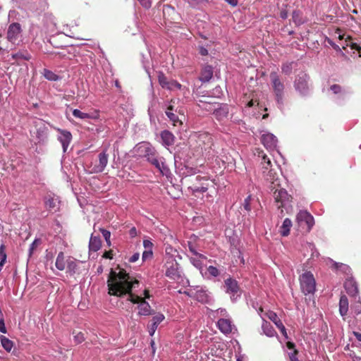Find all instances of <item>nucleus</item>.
I'll list each match as a JSON object with an SVG mask.
<instances>
[{"mask_svg": "<svg viewBox=\"0 0 361 361\" xmlns=\"http://www.w3.org/2000/svg\"><path fill=\"white\" fill-rule=\"evenodd\" d=\"M40 244V240L35 239L30 245L29 255L31 256L35 248Z\"/></svg>", "mask_w": 361, "mask_h": 361, "instance_id": "obj_43", "label": "nucleus"}, {"mask_svg": "<svg viewBox=\"0 0 361 361\" xmlns=\"http://www.w3.org/2000/svg\"><path fill=\"white\" fill-rule=\"evenodd\" d=\"M282 72L286 75H289L293 69V63H285L282 66Z\"/></svg>", "mask_w": 361, "mask_h": 361, "instance_id": "obj_42", "label": "nucleus"}, {"mask_svg": "<svg viewBox=\"0 0 361 361\" xmlns=\"http://www.w3.org/2000/svg\"><path fill=\"white\" fill-rule=\"evenodd\" d=\"M51 54H53L54 56V58H57V59H61L66 56L65 54H63L61 52H54Z\"/></svg>", "mask_w": 361, "mask_h": 361, "instance_id": "obj_64", "label": "nucleus"}, {"mask_svg": "<svg viewBox=\"0 0 361 361\" xmlns=\"http://www.w3.org/2000/svg\"><path fill=\"white\" fill-rule=\"evenodd\" d=\"M219 330L224 334L231 333L233 325L228 319H220L217 322Z\"/></svg>", "mask_w": 361, "mask_h": 361, "instance_id": "obj_21", "label": "nucleus"}, {"mask_svg": "<svg viewBox=\"0 0 361 361\" xmlns=\"http://www.w3.org/2000/svg\"><path fill=\"white\" fill-rule=\"evenodd\" d=\"M274 197L277 202H281V204L278 206L279 208L283 207L285 201L289 198L288 192L284 189L276 190L274 193Z\"/></svg>", "mask_w": 361, "mask_h": 361, "instance_id": "obj_22", "label": "nucleus"}, {"mask_svg": "<svg viewBox=\"0 0 361 361\" xmlns=\"http://www.w3.org/2000/svg\"><path fill=\"white\" fill-rule=\"evenodd\" d=\"M174 104L175 101L171 100L169 104L166 106L165 113L170 121L173 122L174 126H176L177 123H181V122L179 121L178 117L173 113V111H177V108H175Z\"/></svg>", "mask_w": 361, "mask_h": 361, "instance_id": "obj_19", "label": "nucleus"}, {"mask_svg": "<svg viewBox=\"0 0 361 361\" xmlns=\"http://www.w3.org/2000/svg\"><path fill=\"white\" fill-rule=\"evenodd\" d=\"M178 293H182V290H179ZM183 293L197 300L202 303L207 302L209 299L208 290L202 286H192L186 290H184Z\"/></svg>", "mask_w": 361, "mask_h": 361, "instance_id": "obj_4", "label": "nucleus"}, {"mask_svg": "<svg viewBox=\"0 0 361 361\" xmlns=\"http://www.w3.org/2000/svg\"><path fill=\"white\" fill-rule=\"evenodd\" d=\"M334 267L335 269H341L342 271H347L348 269H349V267L345 265V264H339V263H337V262H334Z\"/></svg>", "mask_w": 361, "mask_h": 361, "instance_id": "obj_49", "label": "nucleus"}, {"mask_svg": "<svg viewBox=\"0 0 361 361\" xmlns=\"http://www.w3.org/2000/svg\"><path fill=\"white\" fill-rule=\"evenodd\" d=\"M161 137L162 140V145L164 147L168 148L169 147L173 145L175 137L171 132L168 130L163 131L161 134Z\"/></svg>", "mask_w": 361, "mask_h": 361, "instance_id": "obj_23", "label": "nucleus"}, {"mask_svg": "<svg viewBox=\"0 0 361 361\" xmlns=\"http://www.w3.org/2000/svg\"><path fill=\"white\" fill-rule=\"evenodd\" d=\"M330 90L334 94H339L342 92V87L339 85H333L330 87Z\"/></svg>", "mask_w": 361, "mask_h": 361, "instance_id": "obj_51", "label": "nucleus"}, {"mask_svg": "<svg viewBox=\"0 0 361 361\" xmlns=\"http://www.w3.org/2000/svg\"><path fill=\"white\" fill-rule=\"evenodd\" d=\"M159 85L163 88H166L170 90H175L180 89L181 85L176 81L168 80L164 75L159 73Z\"/></svg>", "mask_w": 361, "mask_h": 361, "instance_id": "obj_17", "label": "nucleus"}, {"mask_svg": "<svg viewBox=\"0 0 361 361\" xmlns=\"http://www.w3.org/2000/svg\"><path fill=\"white\" fill-rule=\"evenodd\" d=\"M276 326L281 331V332L283 334V336L286 338H288V334H287V332H286V329L285 326H283V324H282V322L281 321H278V322H276Z\"/></svg>", "mask_w": 361, "mask_h": 361, "instance_id": "obj_45", "label": "nucleus"}, {"mask_svg": "<svg viewBox=\"0 0 361 361\" xmlns=\"http://www.w3.org/2000/svg\"><path fill=\"white\" fill-rule=\"evenodd\" d=\"M298 350H294L293 353H289V357L291 361H300L297 357Z\"/></svg>", "mask_w": 361, "mask_h": 361, "instance_id": "obj_56", "label": "nucleus"}, {"mask_svg": "<svg viewBox=\"0 0 361 361\" xmlns=\"http://www.w3.org/2000/svg\"><path fill=\"white\" fill-rule=\"evenodd\" d=\"M59 132L58 140L62 145L63 152L65 153L72 140V135L71 132L66 130H62L60 128L57 129Z\"/></svg>", "mask_w": 361, "mask_h": 361, "instance_id": "obj_14", "label": "nucleus"}, {"mask_svg": "<svg viewBox=\"0 0 361 361\" xmlns=\"http://www.w3.org/2000/svg\"><path fill=\"white\" fill-rule=\"evenodd\" d=\"M144 68L150 79L151 85L152 86V78L154 76L155 73H157V71L155 70L154 65L152 63V68H150L149 65L143 62Z\"/></svg>", "mask_w": 361, "mask_h": 361, "instance_id": "obj_38", "label": "nucleus"}, {"mask_svg": "<svg viewBox=\"0 0 361 361\" xmlns=\"http://www.w3.org/2000/svg\"><path fill=\"white\" fill-rule=\"evenodd\" d=\"M107 286L110 295L122 297L128 294V300L134 304H139L140 314H150L149 305L142 298L132 293V291L138 287L139 281L123 270L116 273L111 269L107 280Z\"/></svg>", "mask_w": 361, "mask_h": 361, "instance_id": "obj_1", "label": "nucleus"}, {"mask_svg": "<svg viewBox=\"0 0 361 361\" xmlns=\"http://www.w3.org/2000/svg\"><path fill=\"white\" fill-rule=\"evenodd\" d=\"M6 39L8 43V49L13 50L23 42V29L18 23H12L8 25L6 30Z\"/></svg>", "mask_w": 361, "mask_h": 361, "instance_id": "obj_2", "label": "nucleus"}, {"mask_svg": "<svg viewBox=\"0 0 361 361\" xmlns=\"http://www.w3.org/2000/svg\"><path fill=\"white\" fill-rule=\"evenodd\" d=\"M228 106L227 104H223L214 110V114L216 119L221 121L228 116Z\"/></svg>", "mask_w": 361, "mask_h": 361, "instance_id": "obj_24", "label": "nucleus"}, {"mask_svg": "<svg viewBox=\"0 0 361 361\" xmlns=\"http://www.w3.org/2000/svg\"><path fill=\"white\" fill-rule=\"evenodd\" d=\"M67 262V270L66 272L71 276L75 274H80L83 270H85V262L78 260L73 257H68L66 259Z\"/></svg>", "mask_w": 361, "mask_h": 361, "instance_id": "obj_9", "label": "nucleus"}, {"mask_svg": "<svg viewBox=\"0 0 361 361\" xmlns=\"http://www.w3.org/2000/svg\"><path fill=\"white\" fill-rule=\"evenodd\" d=\"M207 272L210 276L214 277H216L219 275V271L218 270V269L213 266H209L207 268Z\"/></svg>", "mask_w": 361, "mask_h": 361, "instance_id": "obj_44", "label": "nucleus"}, {"mask_svg": "<svg viewBox=\"0 0 361 361\" xmlns=\"http://www.w3.org/2000/svg\"><path fill=\"white\" fill-rule=\"evenodd\" d=\"M141 5L145 8H149L151 7V0H137Z\"/></svg>", "mask_w": 361, "mask_h": 361, "instance_id": "obj_55", "label": "nucleus"}, {"mask_svg": "<svg viewBox=\"0 0 361 361\" xmlns=\"http://www.w3.org/2000/svg\"><path fill=\"white\" fill-rule=\"evenodd\" d=\"M101 247V240L99 237L91 235L89 243V250L90 252H97Z\"/></svg>", "mask_w": 361, "mask_h": 361, "instance_id": "obj_31", "label": "nucleus"}, {"mask_svg": "<svg viewBox=\"0 0 361 361\" xmlns=\"http://www.w3.org/2000/svg\"><path fill=\"white\" fill-rule=\"evenodd\" d=\"M347 46H350L352 49H356L359 52V56L361 57V45L350 42V44H347Z\"/></svg>", "mask_w": 361, "mask_h": 361, "instance_id": "obj_52", "label": "nucleus"}, {"mask_svg": "<svg viewBox=\"0 0 361 361\" xmlns=\"http://www.w3.org/2000/svg\"><path fill=\"white\" fill-rule=\"evenodd\" d=\"M292 227V221L290 219H284L281 226L280 227V233L283 236L288 235L290 228Z\"/></svg>", "mask_w": 361, "mask_h": 361, "instance_id": "obj_32", "label": "nucleus"}, {"mask_svg": "<svg viewBox=\"0 0 361 361\" xmlns=\"http://www.w3.org/2000/svg\"><path fill=\"white\" fill-rule=\"evenodd\" d=\"M178 256L177 250L173 248L171 245H166L165 247V259L166 261L176 260Z\"/></svg>", "mask_w": 361, "mask_h": 361, "instance_id": "obj_33", "label": "nucleus"}, {"mask_svg": "<svg viewBox=\"0 0 361 361\" xmlns=\"http://www.w3.org/2000/svg\"><path fill=\"white\" fill-rule=\"evenodd\" d=\"M355 303L352 305V310L356 314H359L361 313V299L360 297L358 296L356 300H355Z\"/></svg>", "mask_w": 361, "mask_h": 361, "instance_id": "obj_39", "label": "nucleus"}, {"mask_svg": "<svg viewBox=\"0 0 361 361\" xmlns=\"http://www.w3.org/2000/svg\"><path fill=\"white\" fill-rule=\"evenodd\" d=\"M213 76V69L210 66H204L201 72L200 80L203 82H208Z\"/></svg>", "mask_w": 361, "mask_h": 361, "instance_id": "obj_27", "label": "nucleus"}, {"mask_svg": "<svg viewBox=\"0 0 361 361\" xmlns=\"http://www.w3.org/2000/svg\"><path fill=\"white\" fill-rule=\"evenodd\" d=\"M11 59L16 61L21 60L29 61L31 59V55L26 49H21L14 54H12Z\"/></svg>", "mask_w": 361, "mask_h": 361, "instance_id": "obj_26", "label": "nucleus"}, {"mask_svg": "<svg viewBox=\"0 0 361 361\" xmlns=\"http://www.w3.org/2000/svg\"><path fill=\"white\" fill-rule=\"evenodd\" d=\"M47 130V128L44 124L37 128L32 135L35 144L44 145L47 142L48 137Z\"/></svg>", "mask_w": 361, "mask_h": 361, "instance_id": "obj_13", "label": "nucleus"}, {"mask_svg": "<svg viewBox=\"0 0 361 361\" xmlns=\"http://www.w3.org/2000/svg\"><path fill=\"white\" fill-rule=\"evenodd\" d=\"M206 260V257H204L202 254H198L195 256L190 257V262L191 263L197 268L198 269L200 272L202 271V268L204 266V262Z\"/></svg>", "mask_w": 361, "mask_h": 361, "instance_id": "obj_25", "label": "nucleus"}, {"mask_svg": "<svg viewBox=\"0 0 361 361\" xmlns=\"http://www.w3.org/2000/svg\"><path fill=\"white\" fill-rule=\"evenodd\" d=\"M145 250H152V243L149 240H145L143 242Z\"/></svg>", "mask_w": 361, "mask_h": 361, "instance_id": "obj_59", "label": "nucleus"}, {"mask_svg": "<svg viewBox=\"0 0 361 361\" xmlns=\"http://www.w3.org/2000/svg\"><path fill=\"white\" fill-rule=\"evenodd\" d=\"M199 52L202 56H206L208 54L207 49L203 47H200Z\"/></svg>", "mask_w": 361, "mask_h": 361, "instance_id": "obj_63", "label": "nucleus"}, {"mask_svg": "<svg viewBox=\"0 0 361 361\" xmlns=\"http://www.w3.org/2000/svg\"><path fill=\"white\" fill-rule=\"evenodd\" d=\"M134 149L138 156L146 157L156 168H158V159L154 157V149L149 142H140L135 146Z\"/></svg>", "mask_w": 361, "mask_h": 361, "instance_id": "obj_3", "label": "nucleus"}, {"mask_svg": "<svg viewBox=\"0 0 361 361\" xmlns=\"http://www.w3.org/2000/svg\"><path fill=\"white\" fill-rule=\"evenodd\" d=\"M102 233L106 243L110 245L111 233L107 230L102 229Z\"/></svg>", "mask_w": 361, "mask_h": 361, "instance_id": "obj_50", "label": "nucleus"}, {"mask_svg": "<svg viewBox=\"0 0 361 361\" xmlns=\"http://www.w3.org/2000/svg\"><path fill=\"white\" fill-rule=\"evenodd\" d=\"M278 140L276 137L271 133H266L262 135V142L269 150H274L277 145Z\"/></svg>", "mask_w": 361, "mask_h": 361, "instance_id": "obj_16", "label": "nucleus"}, {"mask_svg": "<svg viewBox=\"0 0 361 361\" xmlns=\"http://www.w3.org/2000/svg\"><path fill=\"white\" fill-rule=\"evenodd\" d=\"M55 266L57 269L63 271L66 267L67 268L66 259L63 252H60L56 259Z\"/></svg>", "mask_w": 361, "mask_h": 361, "instance_id": "obj_30", "label": "nucleus"}, {"mask_svg": "<svg viewBox=\"0 0 361 361\" xmlns=\"http://www.w3.org/2000/svg\"><path fill=\"white\" fill-rule=\"evenodd\" d=\"M188 247L190 251L192 253L193 256L200 254L196 251L195 246L190 241H188Z\"/></svg>", "mask_w": 361, "mask_h": 361, "instance_id": "obj_57", "label": "nucleus"}, {"mask_svg": "<svg viewBox=\"0 0 361 361\" xmlns=\"http://www.w3.org/2000/svg\"><path fill=\"white\" fill-rule=\"evenodd\" d=\"M259 157H262L261 164L262 166V173L267 180H270L272 183H274L276 173L273 172L271 169V162L269 158L262 152H259Z\"/></svg>", "mask_w": 361, "mask_h": 361, "instance_id": "obj_7", "label": "nucleus"}, {"mask_svg": "<svg viewBox=\"0 0 361 361\" xmlns=\"http://www.w3.org/2000/svg\"><path fill=\"white\" fill-rule=\"evenodd\" d=\"M349 307V302L348 298L343 295L341 296L339 301V312L342 317L347 314Z\"/></svg>", "mask_w": 361, "mask_h": 361, "instance_id": "obj_28", "label": "nucleus"}, {"mask_svg": "<svg viewBox=\"0 0 361 361\" xmlns=\"http://www.w3.org/2000/svg\"><path fill=\"white\" fill-rule=\"evenodd\" d=\"M73 115L78 118L86 120V119H92V120H97L99 117V113L97 110H94L92 111H90L89 113H85L81 111L79 109H73Z\"/></svg>", "mask_w": 361, "mask_h": 361, "instance_id": "obj_18", "label": "nucleus"}, {"mask_svg": "<svg viewBox=\"0 0 361 361\" xmlns=\"http://www.w3.org/2000/svg\"><path fill=\"white\" fill-rule=\"evenodd\" d=\"M43 75L47 80L50 81H57L60 80V77L58 75L48 69H44Z\"/></svg>", "mask_w": 361, "mask_h": 361, "instance_id": "obj_35", "label": "nucleus"}, {"mask_svg": "<svg viewBox=\"0 0 361 361\" xmlns=\"http://www.w3.org/2000/svg\"><path fill=\"white\" fill-rule=\"evenodd\" d=\"M226 292L231 295L232 300H235L240 296V290L238 282L231 278H228L224 281Z\"/></svg>", "mask_w": 361, "mask_h": 361, "instance_id": "obj_10", "label": "nucleus"}, {"mask_svg": "<svg viewBox=\"0 0 361 361\" xmlns=\"http://www.w3.org/2000/svg\"><path fill=\"white\" fill-rule=\"evenodd\" d=\"M267 317L269 319H271L275 324H276V322H278V321H281L279 318H278V316L276 315V314L274 312H267Z\"/></svg>", "mask_w": 361, "mask_h": 361, "instance_id": "obj_46", "label": "nucleus"}, {"mask_svg": "<svg viewBox=\"0 0 361 361\" xmlns=\"http://www.w3.org/2000/svg\"><path fill=\"white\" fill-rule=\"evenodd\" d=\"M344 287L347 293L356 300L359 296L358 287L356 281L353 279H348L345 281Z\"/></svg>", "mask_w": 361, "mask_h": 361, "instance_id": "obj_15", "label": "nucleus"}, {"mask_svg": "<svg viewBox=\"0 0 361 361\" xmlns=\"http://www.w3.org/2000/svg\"><path fill=\"white\" fill-rule=\"evenodd\" d=\"M262 328L264 334L269 337H273L276 334L275 330L274 329L271 324L266 321L263 322Z\"/></svg>", "mask_w": 361, "mask_h": 361, "instance_id": "obj_34", "label": "nucleus"}, {"mask_svg": "<svg viewBox=\"0 0 361 361\" xmlns=\"http://www.w3.org/2000/svg\"><path fill=\"white\" fill-rule=\"evenodd\" d=\"M84 334L82 332H79L74 336V341L78 344L81 343L82 341H84Z\"/></svg>", "mask_w": 361, "mask_h": 361, "instance_id": "obj_47", "label": "nucleus"}, {"mask_svg": "<svg viewBox=\"0 0 361 361\" xmlns=\"http://www.w3.org/2000/svg\"><path fill=\"white\" fill-rule=\"evenodd\" d=\"M139 257H140V255L139 253H134L129 259V261L130 262H135L136 261H137V259H139Z\"/></svg>", "mask_w": 361, "mask_h": 361, "instance_id": "obj_62", "label": "nucleus"}, {"mask_svg": "<svg viewBox=\"0 0 361 361\" xmlns=\"http://www.w3.org/2000/svg\"><path fill=\"white\" fill-rule=\"evenodd\" d=\"M0 331L4 334L6 333V328L3 319H0Z\"/></svg>", "mask_w": 361, "mask_h": 361, "instance_id": "obj_60", "label": "nucleus"}, {"mask_svg": "<svg viewBox=\"0 0 361 361\" xmlns=\"http://www.w3.org/2000/svg\"><path fill=\"white\" fill-rule=\"evenodd\" d=\"M166 268V276L178 283H184V279L179 269V265L176 260L166 261L164 265Z\"/></svg>", "mask_w": 361, "mask_h": 361, "instance_id": "obj_5", "label": "nucleus"}, {"mask_svg": "<svg viewBox=\"0 0 361 361\" xmlns=\"http://www.w3.org/2000/svg\"><path fill=\"white\" fill-rule=\"evenodd\" d=\"M250 197L249 196L245 200L244 203H243V207L247 211L250 210Z\"/></svg>", "mask_w": 361, "mask_h": 361, "instance_id": "obj_58", "label": "nucleus"}, {"mask_svg": "<svg viewBox=\"0 0 361 361\" xmlns=\"http://www.w3.org/2000/svg\"><path fill=\"white\" fill-rule=\"evenodd\" d=\"M300 288L305 294L314 293L316 290V283L313 274L310 271H306L300 277Z\"/></svg>", "mask_w": 361, "mask_h": 361, "instance_id": "obj_6", "label": "nucleus"}, {"mask_svg": "<svg viewBox=\"0 0 361 361\" xmlns=\"http://www.w3.org/2000/svg\"><path fill=\"white\" fill-rule=\"evenodd\" d=\"M189 4L195 7L201 4H202L204 1H207V0H188Z\"/></svg>", "mask_w": 361, "mask_h": 361, "instance_id": "obj_54", "label": "nucleus"}, {"mask_svg": "<svg viewBox=\"0 0 361 361\" xmlns=\"http://www.w3.org/2000/svg\"><path fill=\"white\" fill-rule=\"evenodd\" d=\"M59 200L58 197H48L45 201L46 207L50 209L56 211L59 209Z\"/></svg>", "mask_w": 361, "mask_h": 361, "instance_id": "obj_29", "label": "nucleus"}, {"mask_svg": "<svg viewBox=\"0 0 361 361\" xmlns=\"http://www.w3.org/2000/svg\"><path fill=\"white\" fill-rule=\"evenodd\" d=\"M148 114L149 116L150 121L151 123H156V120L157 118V107L155 104H152L150 106L148 109Z\"/></svg>", "mask_w": 361, "mask_h": 361, "instance_id": "obj_37", "label": "nucleus"}, {"mask_svg": "<svg viewBox=\"0 0 361 361\" xmlns=\"http://www.w3.org/2000/svg\"><path fill=\"white\" fill-rule=\"evenodd\" d=\"M99 164L94 166V171L102 172L108 164V154L106 152H102L98 155Z\"/></svg>", "mask_w": 361, "mask_h": 361, "instance_id": "obj_20", "label": "nucleus"}, {"mask_svg": "<svg viewBox=\"0 0 361 361\" xmlns=\"http://www.w3.org/2000/svg\"><path fill=\"white\" fill-rule=\"evenodd\" d=\"M270 79L276 95V101L278 103H281L283 100L284 85L281 81L278 74L275 72L271 73Z\"/></svg>", "mask_w": 361, "mask_h": 361, "instance_id": "obj_8", "label": "nucleus"}, {"mask_svg": "<svg viewBox=\"0 0 361 361\" xmlns=\"http://www.w3.org/2000/svg\"><path fill=\"white\" fill-rule=\"evenodd\" d=\"M157 321H158V319L157 317L153 318V323L152 324V327L149 331L150 336H153L156 331V329L157 328Z\"/></svg>", "mask_w": 361, "mask_h": 361, "instance_id": "obj_48", "label": "nucleus"}, {"mask_svg": "<svg viewBox=\"0 0 361 361\" xmlns=\"http://www.w3.org/2000/svg\"><path fill=\"white\" fill-rule=\"evenodd\" d=\"M189 188L192 191V192H204L207 190L208 187L207 185L202 184L200 186L197 185H193L190 186Z\"/></svg>", "mask_w": 361, "mask_h": 361, "instance_id": "obj_40", "label": "nucleus"}, {"mask_svg": "<svg viewBox=\"0 0 361 361\" xmlns=\"http://www.w3.org/2000/svg\"><path fill=\"white\" fill-rule=\"evenodd\" d=\"M170 12L174 13L173 8H171V6H164V8H163L164 15H165L166 13H170Z\"/></svg>", "mask_w": 361, "mask_h": 361, "instance_id": "obj_61", "label": "nucleus"}, {"mask_svg": "<svg viewBox=\"0 0 361 361\" xmlns=\"http://www.w3.org/2000/svg\"><path fill=\"white\" fill-rule=\"evenodd\" d=\"M293 19L294 23L297 25H300L303 23L301 13L299 11H295L293 13Z\"/></svg>", "mask_w": 361, "mask_h": 361, "instance_id": "obj_41", "label": "nucleus"}, {"mask_svg": "<svg viewBox=\"0 0 361 361\" xmlns=\"http://www.w3.org/2000/svg\"><path fill=\"white\" fill-rule=\"evenodd\" d=\"M0 341L3 348L8 352H10L13 348V342L4 336H0Z\"/></svg>", "mask_w": 361, "mask_h": 361, "instance_id": "obj_36", "label": "nucleus"}, {"mask_svg": "<svg viewBox=\"0 0 361 361\" xmlns=\"http://www.w3.org/2000/svg\"><path fill=\"white\" fill-rule=\"evenodd\" d=\"M296 220L300 226H306V229L308 231H310L314 225V218L307 211H300L296 216Z\"/></svg>", "mask_w": 361, "mask_h": 361, "instance_id": "obj_11", "label": "nucleus"}, {"mask_svg": "<svg viewBox=\"0 0 361 361\" xmlns=\"http://www.w3.org/2000/svg\"><path fill=\"white\" fill-rule=\"evenodd\" d=\"M307 80V74L300 73L297 75L294 82L295 90L302 95H305L308 92Z\"/></svg>", "mask_w": 361, "mask_h": 361, "instance_id": "obj_12", "label": "nucleus"}, {"mask_svg": "<svg viewBox=\"0 0 361 361\" xmlns=\"http://www.w3.org/2000/svg\"><path fill=\"white\" fill-rule=\"evenodd\" d=\"M152 256V250H145L142 253V259L147 260L148 259H150Z\"/></svg>", "mask_w": 361, "mask_h": 361, "instance_id": "obj_53", "label": "nucleus"}]
</instances>
